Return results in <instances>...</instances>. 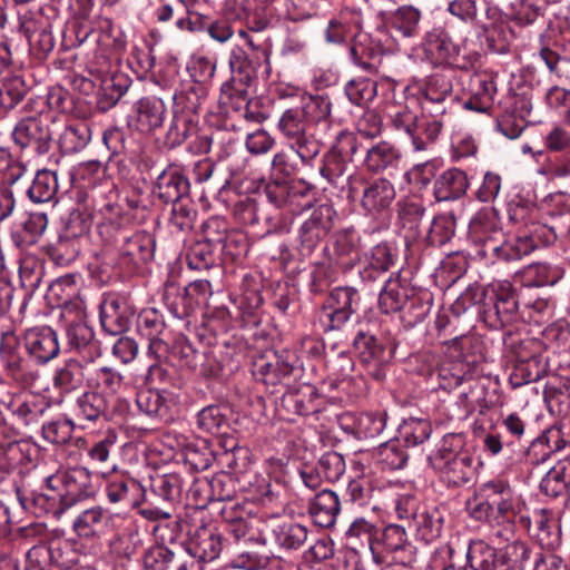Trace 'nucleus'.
<instances>
[{
	"label": "nucleus",
	"instance_id": "36",
	"mask_svg": "<svg viewBox=\"0 0 570 570\" xmlns=\"http://www.w3.org/2000/svg\"><path fill=\"white\" fill-rule=\"evenodd\" d=\"M66 335L68 346L85 358L92 361L99 355V346L95 341V333L86 321L70 320L67 322Z\"/></svg>",
	"mask_w": 570,
	"mask_h": 570
},
{
	"label": "nucleus",
	"instance_id": "38",
	"mask_svg": "<svg viewBox=\"0 0 570 570\" xmlns=\"http://www.w3.org/2000/svg\"><path fill=\"white\" fill-rule=\"evenodd\" d=\"M422 12L414 6L404 4L390 13L386 23L403 40L417 39L421 33Z\"/></svg>",
	"mask_w": 570,
	"mask_h": 570
},
{
	"label": "nucleus",
	"instance_id": "23",
	"mask_svg": "<svg viewBox=\"0 0 570 570\" xmlns=\"http://www.w3.org/2000/svg\"><path fill=\"white\" fill-rule=\"evenodd\" d=\"M422 48L424 59L432 68H446L455 52L452 40L443 26H435L426 31Z\"/></svg>",
	"mask_w": 570,
	"mask_h": 570
},
{
	"label": "nucleus",
	"instance_id": "6",
	"mask_svg": "<svg viewBox=\"0 0 570 570\" xmlns=\"http://www.w3.org/2000/svg\"><path fill=\"white\" fill-rule=\"evenodd\" d=\"M307 125L308 120L299 107L286 109L278 120V129L303 163H308L320 153V144L307 134Z\"/></svg>",
	"mask_w": 570,
	"mask_h": 570
},
{
	"label": "nucleus",
	"instance_id": "43",
	"mask_svg": "<svg viewBox=\"0 0 570 570\" xmlns=\"http://www.w3.org/2000/svg\"><path fill=\"white\" fill-rule=\"evenodd\" d=\"M109 195L105 196L104 191L94 193L89 195L92 200V209L101 216V223L98 226L99 235L102 238V228L105 226H111L114 229L120 230L126 227L122 223L121 216L122 208L116 200V194L111 190V186L107 188Z\"/></svg>",
	"mask_w": 570,
	"mask_h": 570
},
{
	"label": "nucleus",
	"instance_id": "15",
	"mask_svg": "<svg viewBox=\"0 0 570 570\" xmlns=\"http://www.w3.org/2000/svg\"><path fill=\"white\" fill-rule=\"evenodd\" d=\"M451 357L456 360L459 368L452 373L453 383L449 387L459 386L466 380L471 366L483 358L482 344L479 338L471 335H461L445 343Z\"/></svg>",
	"mask_w": 570,
	"mask_h": 570
},
{
	"label": "nucleus",
	"instance_id": "32",
	"mask_svg": "<svg viewBox=\"0 0 570 570\" xmlns=\"http://www.w3.org/2000/svg\"><path fill=\"white\" fill-rule=\"evenodd\" d=\"M112 523L111 514L101 507H92L79 513L73 520V530L80 538H99L106 534Z\"/></svg>",
	"mask_w": 570,
	"mask_h": 570
},
{
	"label": "nucleus",
	"instance_id": "21",
	"mask_svg": "<svg viewBox=\"0 0 570 570\" xmlns=\"http://www.w3.org/2000/svg\"><path fill=\"white\" fill-rule=\"evenodd\" d=\"M24 341L31 363L45 364L59 354L57 333L49 326L28 330L24 333Z\"/></svg>",
	"mask_w": 570,
	"mask_h": 570
},
{
	"label": "nucleus",
	"instance_id": "58",
	"mask_svg": "<svg viewBox=\"0 0 570 570\" xmlns=\"http://www.w3.org/2000/svg\"><path fill=\"white\" fill-rule=\"evenodd\" d=\"M90 141V129L86 124L67 125L59 135L58 145L63 154H75Z\"/></svg>",
	"mask_w": 570,
	"mask_h": 570
},
{
	"label": "nucleus",
	"instance_id": "11",
	"mask_svg": "<svg viewBox=\"0 0 570 570\" xmlns=\"http://www.w3.org/2000/svg\"><path fill=\"white\" fill-rule=\"evenodd\" d=\"M47 483L61 494L66 509L94 493L91 476L86 468L58 472L47 478Z\"/></svg>",
	"mask_w": 570,
	"mask_h": 570
},
{
	"label": "nucleus",
	"instance_id": "29",
	"mask_svg": "<svg viewBox=\"0 0 570 570\" xmlns=\"http://www.w3.org/2000/svg\"><path fill=\"white\" fill-rule=\"evenodd\" d=\"M390 119L395 130L404 132L409 139L412 150L415 153L424 151L436 139H430L428 135L424 137L417 134L419 117L407 106H399L394 111L390 112Z\"/></svg>",
	"mask_w": 570,
	"mask_h": 570
},
{
	"label": "nucleus",
	"instance_id": "44",
	"mask_svg": "<svg viewBox=\"0 0 570 570\" xmlns=\"http://www.w3.org/2000/svg\"><path fill=\"white\" fill-rule=\"evenodd\" d=\"M33 85L30 73H6L0 86V107L6 110L14 108Z\"/></svg>",
	"mask_w": 570,
	"mask_h": 570
},
{
	"label": "nucleus",
	"instance_id": "2",
	"mask_svg": "<svg viewBox=\"0 0 570 570\" xmlns=\"http://www.w3.org/2000/svg\"><path fill=\"white\" fill-rule=\"evenodd\" d=\"M451 91L452 86L442 73L426 77L421 127L430 139H438L443 129L455 130L460 125L458 107L448 101Z\"/></svg>",
	"mask_w": 570,
	"mask_h": 570
},
{
	"label": "nucleus",
	"instance_id": "41",
	"mask_svg": "<svg viewBox=\"0 0 570 570\" xmlns=\"http://www.w3.org/2000/svg\"><path fill=\"white\" fill-rule=\"evenodd\" d=\"M471 98L464 107L478 112H488L497 92V86L491 73H470Z\"/></svg>",
	"mask_w": 570,
	"mask_h": 570
},
{
	"label": "nucleus",
	"instance_id": "25",
	"mask_svg": "<svg viewBox=\"0 0 570 570\" xmlns=\"http://www.w3.org/2000/svg\"><path fill=\"white\" fill-rule=\"evenodd\" d=\"M186 551L199 563L214 561L223 551V537L215 528L199 527L187 542Z\"/></svg>",
	"mask_w": 570,
	"mask_h": 570
},
{
	"label": "nucleus",
	"instance_id": "17",
	"mask_svg": "<svg viewBox=\"0 0 570 570\" xmlns=\"http://www.w3.org/2000/svg\"><path fill=\"white\" fill-rule=\"evenodd\" d=\"M503 232L492 210L478 212L469 224V237L475 245L474 257L484 259L489 253V244L498 243Z\"/></svg>",
	"mask_w": 570,
	"mask_h": 570
},
{
	"label": "nucleus",
	"instance_id": "39",
	"mask_svg": "<svg viewBox=\"0 0 570 570\" xmlns=\"http://www.w3.org/2000/svg\"><path fill=\"white\" fill-rule=\"evenodd\" d=\"M50 409V404L40 397L28 396L26 399L10 400L8 410L18 424L24 428H33L39 425L46 411Z\"/></svg>",
	"mask_w": 570,
	"mask_h": 570
},
{
	"label": "nucleus",
	"instance_id": "7",
	"mask_svg": "<svg viewBox=\"0 0 570 570\" xmlns=\"http://www.w3.org/2000/svg\"><path fill=\"white\" fill-rule=\"evenodd\" d=\"M356 137L348 131H340L336 141L325 155L321 175L334 187L344 188L351 176H346L347 159H352L360 149Z\"/></svg>",
	"mask_w": 570,
	"mask_h": 570
},
{
	"label": "nucleus",
	"instance_id": "33",
	"mask_svg": "<svg viewBox=\"0 0 570 570\" xmlns=\"http://www.w3.org/2000/svg\"><path fill=\"white\" fill-rule=\"evenodd\" d=\"M111 400L107 394L90 389L83 392L76 400L75 411L79 420L98 422L110 420Z\"/></svg>",
	"mask_w": 570,
	"mask_h": 570
},
{
	"label": "nucleus",
	"instance_id": "28",
	"mask_svg": "<svg viewBox=\"0 0 570 570\" xmlns=\"http://www.w3.org/2000/svg\"><path fill=\"white\" fill-rule=\"evenodd\" d=\"M363 18L360 10L344 9L337 19L328 22L325 39L328 43H343L347 39L356 40L362 36Z\"/></svg>",
	"mask_w": 570,
	"mask_h": 570
},
{
	"label": "nucleus",
	"instance_id": "53",
	"mask_svg": "<svg viewBox=\"0 0 570 570\" xmlns=\"http://www.w3.org/2000/svg\"><path fill=\"white\" fill-rule=\"evenodd\" d=\"M466 559L473 570H501L500 553L482 540L469 544Z\"/></svg>",
	"mask_w": 570,
	"mask_h": 570
},
{
	"label": "nucleus",
	"instance_id": "50",
	"mask_svg": "<svg viewBox=\"0 0 570 570\" xmlns=\"http://www.w3.org/2000/svg\"><path fill=\"white\" fill-rule=\"evenodd\" d=\"M73 181L83 189H89L90 195L99 193L98 186L109 188L111 185L106 179V168L98 160L80 163L73 174Z\"/></svg>",
	"mask_w": 570,
	"mask_h": 570
},
{
	"label": "nucleus",
	"instance_id": "35",
	"mask_svg": "<svg viewBox=\"0 0 570 570\" xmlns=\"http://www.w3.org/2000/svg\"><path fill=\"white\" fill-rule=\"evenodd\" d=\"M518 517L528 531H533L540 544L551 548L559 543V533L556 531L554 520L549 510L537 509L531 515L521 512Z\"/></svg>",
	"mask_w": 570,
	"mask_h": 570
},
{
	"label": "nucleus",
	"instance_id": "20",
	"mask_svg": "<svg viewBox=\"0 0 570 570\" xmlns=\"http://www.w3.org/2000/svg\"><path fill=\"white\" fill-rule=\"evenodd\" d=\"M489 246V253L483 261L488 263L513 262L529 255L537 247V240L531 233H522L509 239L502 234L498 243H490Z\"/></svg>",
	"mask_w": 570,
	"mask_h": 570
},
{
	"label": "nucleus",
	"instance_id": "22",
	"mask_svg": "<svg viewBox=\"0 0 570 570\" xmlns=\"http://www.w3.org/2000/svg\"><path fill=\"white\" fill-rule=\"evenodd\" d=\"M268 202L276 207L287 206L292 213H298L312 206L309 189L303 184H268L265 187Z\"/></svg>",
	"mask_w": 570,
	"mask_h": 570
},
{
	"label": "nucleus",
	"instance_id": "16",
	"mask_svg": "<svg viewBox=\"0 0 570 570\" xmlns=\"http://www.w3.org/2000/svg\"><path fill=\"white\" fill-rule=\"evenodd\" d=\"M105 493L112 504L136 508L146 500L142 484L127 473H111L106 476Z\"/></svg>",
	"mask_w": 570,
	"mask_h": 570
},
{
	"label": "nucleus",
	"instance_id": "10",
	"mask_svg": "<svg viewBox=\"0 0 570 570\" xmlns=\"http://www.w3.org/2000/svg\"><path fill=\"white\" fill-rule=\"evenodd\" d=\"M372 554L374 559L384 553L393 556L395 562L403 566H410L416 560V548L410 541L404 527L399 524H387L379 530L377 538L372 543Z\"/></svg>",
	"mask_w": 570,
	"mask_h": 570
},
{
	"label": "nucleus",
	"instance_id": "56",
	"mask_svg": "<svg viewBox=\"0 0 570 570\" xmlns=\"http://www.w3.org/2000/svg\"><path fill=\"white\" fill-rule=\"evenodd\" d=\"M150 490L156 498L171 503L181 494L183 479L178 473L156 474L150 478Z\"/></svg>",
	"mask_w": 570,
	"mask_h": 570
},
{
	"label": "nucleus",
	"instance_id": "8",
	"mask_svg": "<svg viewBox=\"0 0 570 570\" xmlns=\"http://www.w3.org/2000/svg\"><path fill=\"white\" fill-rule=\"evenodd\" d=\"M360 294L354 287H336L332 289L322 305L320 323L324 332L338 331L357 311Z\"/></svg>",
	"mask_w": 570,
	"mask_h": 570
},
{
	"label": "nucleus",
	"instance_id": "13",
	"mask_svg": "<svg viewBox=\"0 0 570 570\" xmlns=\"http://www.w3.org/2000/svg\"><path fill=\"white\" fill-rule=\"evenodd\" d=\"M20 29L24 33L31 48L38 49L40 52H49L55 47V38L52 29L58 22L57 17L53 18L46 14L42 9L28 10L19 13Z\"/></svg>",
	"mask_w": 570,
	"mask_h": 570
},
{
	"label": "nucleus",
	"instance_id": "52",
	"mask_svg": "<svg viewBox=\"0 0 570 570\" xmlns=\"http://www.w3.org/2000/svg\"><path fill=\"white\" fill-rule=\"evenodd\" d=\"M570 484V461H558L542 478L540 482L541 492L551 498H556L566 492Z\"/></svg>",
	"mask_w": 570,
	"mask_h": 570
},
{
	"label": "nucleus",
	"instance_id": "12",
	"mask_svg": "<svg viewBox=\"0 0 570 570\" xmlns=\"http://www.w3.org/2000/svg\"><path fill=\"white\" fill-rule=\"evenodd\" d=\"M335 210L331 205L316 207L298 229L299 250L302 255H311L326 238L334 226Z\"/></svg>",
	"mask_w": 570,
	"mask_h": 570
},
{
	"label": "nucleus",
	"instance_id": "45",
	"mask_svg": "<svg viewBox=\"0 0 570 570\" xmlns=\"http://www.w3.org/2000/svg\"><path fill=\"white\" fill-rule=\"evenodd\" d=\"M87 385L89 389L107 394L112 401L124 386V375L112 366H97L87 371Z\"/></svg>",
	"mask_w": 570,
	"mask_h": 570
},
{
	"label": "nucleus",
	"instance_id": "40",
	"mask_svg": "<svg viewBox=\"0 0 570 570\" xmlns=\"http://www.w3.org/2000/svg\"><path fill=\"white\" fill-rule=\"evenodd\" d=\"M48 226L47 214L26 213L14 225L11 237L18 247H28L38 242Z\"/></svg>",
	"mask_w": 570,
	"mask_h": 570
},
{
	"label": "nucleus",
	"instance_id": "64",
	"mask_svg": "<svg viewBox=\"0 0 570 570\" xmlns=\"http://www.w3.org/2000/svg\"><path fill=\"white\" fill-rule=\"evenodd\" d=\"M499 553L501 570H523L531 550L525 542L517 540L508 543Z\"/></svg>",
	"mask_w": 570,
	"mask_h": 570
},
{
	"label": "nucleus",
	"instance_id": "27",
	"mask_svg": "<svg viewBox=\"0 0 570 570\" xmlns=\"http://www.w3.org/2000/svg\"><path fill=\"white\" fill-rule=\"evenodd\" d=\"M394 185L385 178H376L363 188L361 206L370 215H379L390 209L395 199Z\"/></svg>",
	"mask_w": 570,
	"mask_h": 570
},
{
	"label": "nucleus",
	"instance_id": "26",
	"mask_svg": "<svg viewBox=\"0 0 570 570\" xmlns=\"http://www.w3.org/2000/svg\"><path fill=\"white\" fill-rule=\"evenodd\" d=\"M165 115L166 106L161 99L141 98L134 105L128 126L140 132H149L163 125Z\"/></svg>",
	"mask_w": 570,
	"mask_h": 570
},
{
	"label": "nucleus",
	"instance_id": "62",
	"mask_svg": "<svg viewBox=\"0 0 570 570\" xmlns=\"http://www.w3.org/2000/svg\"><path fill=\"white\" fill-rule=\"evenodd\" d=\"M483 38L490 51L504 53L510 48L513 31L503 21L492 22L483 28Z\"/></svg>",
	"mask_w": 570,
	"mask_h": 570
},
{
	"label": "nucleus",
	"instance_id": "48",
	"mask_svg": "<svg viewBox=\"0 0 570 570\" xmlns=\"http://www.w3.org/2000/svg\"><path fill=\"white\" fill-rule=\"evenodd\" d=\"M361 247V236L356 229L346 228L336 233L333 244L334 263L342 266L351 265L358 257Z\"/></svg>",
	"mask_w": 570,
	"mask_h": 570
},
{
	"label": "nucleus",
	"instance_id": "55",
	"mask_svg": "<svg viewBox=\"0 0 570 570\" xmlns=\"http://www.w3.org/2000/svg\"><path fill=\"white\" fill-rule=\"evenodd\" d=\"M77 360H68L62 366L57 368L53 376V385L63 392H70L78 389L83 379H87V371Z\"/></svg>",
	"mask_w": 570,
	"mask_h": 570
},
{
	"label": "nucleus",
	"instance_id": "31",
	"mask_svg": "<svg viewBox=\"0 0 570 570\" xmlns=\"http://www.w3.org/2000/svg\"><path fill=\"white\" fill-rule=\"evenodd\" d=\"M446 519V509L442 505L423 504L414 522L419 540L433 542L442 535Z\"/></svg>",
	"mask_w": 570,
	"mask_h": 570
},
{
	"label": "nucleus",
	"instance_id": "14",
	"mask_svg": "<svg viewBox=\"0 0 570 570\" xmlns=\"http://www.w3.org/2000/svg\"><path fill=\"white\" fill-rule=\"evenodd\" d=\"M136 327L139 335L148 340L149 356L161 361L168 356L169 344L167 343L166 323L164 315L156 308L142 309L136 321Z\"/></svg>",
	"mask_w": 570,
	"mask_h": 570
},
{
	"label": "nucleus",
	"instance_id": "47",
	"mask_svg": "<svg viewBox=\"0 0 570 570\" xmlns=\"http://www.w3.org/2000/svg\"><path fill=\"white\" fill-rule=\"evenodd\" d=\"M566 442L561 438V431L556 428L546 430L533 440L527 451V458L532 464L546 462L554 452L562 450Z\"/></svg>",
	"mask_w": 570,
	"mask_h": 570
},
{
	"label": "nucleus",
	"instance_id": "49",
	"mask_svg": "<svg viewBox=\"0 0 570 570\" xmlns=\"http://www.w3.org/2000/svg\"><path fill=\"white\" fill-rule=\"evenodd\" d=\"M233 213L239 223L252 227L259 225L261 220L263 219L266 227L258 230L256 233L257 236L269 234L276 227V225L272 223V217L268 215H263L262 209L253 198L246 197L238 200L234 206Z\"/></svg>",
	"mask_w": 570,
	"mask_h": 570
},
{
	"label": "nucleus",
	"instance_id": "30",
	"mask_svg": "<svg viewBox=\"0 0 570 570\" xmlns=\"http://www.w3.org/2000/svg\"><path fill=\"white\" fill-rule=\"evenodd\" d=\"M154 194L167 204L185 200L189 198V181L177 168L169 167L157 177Z\"/></svg>",
	"mask_w": 570,
	"mask_h": 570
},
{
	"label": "nucleus",
	"instance_id": "1",
	"mask_svg": "<svg viewBox=\"0 0 570 570\" xmlns=\"http://www.w3.org/2000/svg\"><path fill=\"white\" fill-rule=\"evenodd\" d=\"M465 510L470 518L489 524L498 538L508 541L513 534L514 520L525 510V503L508 481L492 479L474 490L465 501Z\"/></svg>",
	"mask_w": 570,
	"mask_h": 570
},
{
	"label": "nucleus",
	"instance_id": "46",
	"mask_svg": "<svg viewBox=\"0 0 570 570\" xmlns=\"http://www.w3.org/2000/svg\"><path fill=\"white\" fill-rule=\"evenodd\" d=\"M91 76H100L98 85V95L104 108L114 107L119 99L127 92L131 85V80L127 73H90Z\"/></svg>",
	"mask_w": 570,
	"mask_h": 570
},
{
	"label": "nucleus",
	"instance_id": "42",
	"mask_svg": "<svg viewBox=\"0 0 570 570\" xmlns=\"http://www.w3.org/2000/svg\"><path fill=\"white\" fill-rule=\"evenodd\" d=\"M341 511L338 495L332 490L317 493L308 507L314 523L321 528L332 527Z\"/></svg>",
	"mask_w": 570,
	"mask_h": 570
},
{
	"label": "nucleus",
	"instance_id": "34",
	"mask_svg": "<svg viewBox=\"0 0 570 570\" xmlns=\"http://www.w3.org/2000/svg\"><path fill=\"white\" fill-rule=\"evenodd\" d=\"M470 181L465 171L450 168L439 175L433 184V195L436 202H451L465 195Z\"/></svg>",
	"mask_w": 570,
	"mask_h": 570
},
{
	"label": "nucleus",
	"instance_id": "19",
	"mask_svg": "<svg viewBox=\"0 0 570 570\" xmlns=\"http://www.w3.org/2000/svg\"><path fill=\"white\" fill-rule=\"evenodd\" d=\"M532 343H521L514 351V364L509 375L513 387L539 381L546 374V363L537 352L530 351Z\"/></svg>",
	"mask_w": 570,
	"mask_h": 570
},
{
	"label": "nucleus",
	"instance_id": "37",
	"mask_svg": "<svg viewBox=\"0 0 570 570\" xmlns=\"http://www.w3.org/2000/svg\"><path fill=\"white\" fill-rule=\"evenodd\" d=\"M361 145L365 150L364 166L368 171L381 173L390 168H396L400 159V150L390 141L381 140L370 146Z\"/></svg>",
	"mask_w": 570,
	"mask_h": 570
},
{
	"label": "nucleus",
	"instance_id": "60",
	"mask_svg": "<svg viewBox=\"0 0 570 570\" xmlns=\"http://www.w3.org/2000/svg\"><path fill=\"white\" fill-rule=\"evenodd\" d=\"M406 303L405 288L402 287L399 279L390 277L379 296L380 309L385 314L395 313L401 311Z\"/></svg>",
	"mask_w": 570,
	"mask_h": 570
},
{
	"label": "nucleus",
	"instance_id": "51",
	"mask_svg": "<svg viewBox=\"0 0 570 570\" xmlns=\"http://www.w3.org/2000/svg\"><path fill=\"white\" fill-rule=\"evenodd\" d=\"M198 485L208 489V497L203 500V505L206 501H222L225 504L242 503L235 500L236 497V481L230 474L220 473L213 476L210 480L198 481Z\"/></svg>",
	"mask_w": 570,
	"mask_h": 570
},
{
	"label": "nucleus",
	"instance_id": "18",
	"mask_svg": "<svg viewBox=\"0 0 570 570\" xmlns=\"http://www.w3.org/2000/svg\"><path fill=\"white\" fill-rule=\"evenodd\" d=\"M99 308L100 325L105 333L119 335L129 328L134 311L126 298L115 294L107 295Z\"/></svg>",
	"mask_w": 570,
	"mask_h": 570
},
{
	"label": "nucleus",
	"instance_id": "9",
	"mask_svg": "<svg viewBox=\"0 0 570 570\" xmlns=\"http://www.w3.org/2000/svg\"><path fill=\"white\" fill-rule=\"evenodd\" d=\"M56 126L57 122L48 117H28L14 126L12 138L21 150L45 155L50 150L55 132L52 127Z\"/></svg>",
	"mask_w": 570,
	"mask_h": 570
},
{
	"label": "nucleus",
	"instance_id": "57",
	"mask_svg": "<svg viewBox=\"0 0 570 570\" xmlns=\"http://www.w3.org/2000/svg\"><path fill=\"white\" fill-rule=\"evenodd\" d=\"M275 528L274 541L286 550H296L307 540L308 530L305 525L295 522H278Z\"/></svg>",
	"mask_w": 570,
	"mask_h": 570
},
{
	"label": "nucleus",
	"instance_id": "4",
	"mask_svg": "<svg viewBox=\"0 0 570 570\" xmlns=\"http://www.w3.org/2000/svg\"><path fill=\"white\" fill-rule=\"evenodd\" d=\"M102 242L112 247L125 265L138 267L154 257L155 239L147 232L120 230L110 225L102 228Z\"/></svg>",
	"mask_w": 570,
	"mask_h": 570
},
{
	"label": "nucleus",
	"instance_id": "24",
	"mask_svg": "<svg viewBox=\"0 0 570 570\" xmlns=\"http://www.w3.org/2000/svg\"><path fill=\"white\" fill-rule=\"evenodd\" d=\"M16 492L23 509L32 510L36 514L50 513L60 517L67 510L62 504L61 494L47 482L41 491L17 488Z\"/></svg>",
	"mask_w": 570,
	"mask_h": 570
},
{
	"label": "nucleus",
	"instance_id": "3",
	"mask_svg": "<svg viewBox=\"0 0 570 570\" xmlns=\"http://www.w3.org/2000/svg\"><path fill=\"white\" fill-rule=\"evenodd\" d=\"M462 445L461 434H446L442 439L440 449L428 458L440 480L449 488L468 484L475 474L472 456L466 452L456 451Z\"/></svg>",
	"mask_w": 570,
	"mask_h": 570
},
{
	"label": "nucleus",
	"instance_id": "59",
	"mask_svg": "<svg viewBox=\"0 0 570 570\" xmlns=\"http://www.w3.org/2000/svg\"><path fill=\"white\" fill-rule=\"evenodd\" d=\"M136 404L138 410L153 419H163L167 416L169 403L167 399L157 390L146 389L137 393Z\"/></svg>",
	"mask_w": 570,
	"mask_h": 570
},
{
	"label": "nucleus",
	"instance_id": "63",
	"mask_svg": "<svg viewBox=\"0 0 570 570\" xmlns=\"http://www.w3.org/2000/svg\"><path fill=\"white\" fill-rule=\"evenodd\" d=\"M563 271L547 263L529 265L524 272L527 286L541 287L554 285L562 278Z\"/></svg>",
	"mask_w": 570,
	"mask_h": 570
},
{
	"label": "nucleus",
	"instance_id": "54",
	"mask_svg": "<svg viewBox=\"0 0 570 570\" xmlns=\"http://www.w3.org/2000/svg\"><path fill=\"white\" fill-rule=\"evenodd\" d=\"M58 191L57 174L49 169L38 170L27 194L31 202L40 204L53 199Z\"/></svg>",
	"mask_w": 570,
	"mask_h": 570
},
{
	"label": "nucleus",
	"instance_id": "61",
	"mask_svg": "<svg viewBox=\"0 0 570 570\" xmlns=\"http://www.w3.org/2000/svg\"><path fill=\"white\" fill-rule=\"evenodd\" d=\"M75 423L66 415L46 421L41 426L42 438L52 444H66L72 436Z\"/></svg>",
	"mask_w": 570,
	"mask_h": 570
},
{
	"label": "nucleus",
	"instance_id": "5",
	"mask_svg": "<svg viewBox=\"0 0 570 570\" xmlns=\"http://www.w3.org/2000/svg\"><path fill=\"white\" fill-rule=\"evenodd\" d=\"M0 360L7 373L24 386H31L39 379V372L29 358L24 338L21 340L14 332L2 333Z\"/></svg>",
	"mask_w": 570,
	"mask_h": 570
}]
</instances>
